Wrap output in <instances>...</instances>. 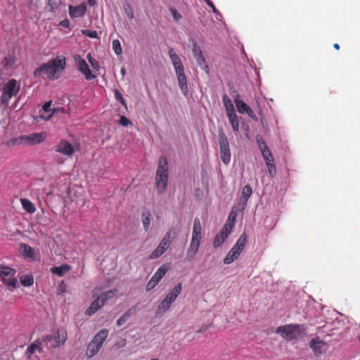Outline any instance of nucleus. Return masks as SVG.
<instances>
[{
  "label": "nucleus",
  "instance_id": "1",
  "mask_svg": "<svg viewBox=\"0 0 360 360\" xmlns=\"http://www.w3.org/2000/svg\"><path fill=\"white\" fill-rule=\"evenodd\" d=\"M65 58L63 56H58L35 69L33 75L36 78L46 75L49 79H56L58 78L60 73L65 69Z\"/></svg>",
  "mask_w": 360,
  "mask_h": 360
},
{
  "label": "nucleus",
  "instance_id": "2",
  "mask_svg": "<svg viewBox=\"0 0 360 360\" xmlns=\"http://www.w3.org/2000/svg\"><path fill=\"white\" fill-rule=\"evenodd\" d=\"M168 54L174 68L181 91L184 96H187L188 93L187 79L184 73V68L181 60L173 48L169 49Z\"/></svg>",
  "mask_w": 360,
  "mask_h": 360
},
{
  "label": "nucleus",
  "instance_id": "3",
  "mask_svg": "<svg viewBox=\"0 0 360 360\" xmlns=\"http://www.w3.org/2000/svg\"><path fill=\"white\" fill-rule=\"evenodd\" d=\"M155 187L159 194H162L168 183V162L165 156H161L155 174Z\"/></svg>",
  "mask_w": 360,
  "mask_h": 360
},
{
  "label": "nucleus",
  "instance_id": "4",
  "mask_svg": "<svg viewBox=\"0 0 360 360\" xmlns=\"http://www.w3.org/2000/svg\"><path fill=\"white\" fill-rule=\"evenodd\" d=\"M306 327L304 324H285L278 327L276 333L283 339L292 341L304 335Z\"/></svg>",
  "mask_w": 360,
  "mask_h": 360
},
{
  "label": "nucleus",
  "instance_id": "5",
  "mask_svg": "<svg viewBox=\"0 0 360 360\" xmlns=\"http://www.w3.org/2000/svg\"><path fill=\"white\" fill-rule=\"evenodd\" d=\"M202 239V226L198 218H195L193 222L192 238L190 245L187 250L186 258L191 260L198 252Z\"/></svg>",
  "mask_w": 360,
  "mask_h": 360
},
{
  "label": "nucleus",
  "instance_id": "6",
  "mask_svg": "<svg viewBox=\"0 0 360 360\" xmlns=\"http://www.w3.org/2000/svg\"><path fill=\"white\" fill-rule=\"evenodd\" d=\"M68 338L67 332L58 329L55 335H46L42 337V341L46 348H56L63 345Z\"/></svg>",
  "mask_w": 360,
  "mask_h": 360
},
{
  "label": "nucleus",
  "instance_id": "7",
  "mask_svg": "<svg viewBox=\"0 0 360 360\" xmlns=\"http://www.w3.org/2000/svg\"><path fill=\"white\" fill-rule=\"evenodd\" d=\"M20 89V85L15 79H10L3 86L1 97V103L8 105L11 99L18 94Z\"/></svg>",
  "mask_w": 360,
  "mask_h": 360
},
{
  "label": "nucleus",
  "instance_id": "8",
  "mask_svg": "<svg viewBox=\"0 0 360 360\" xmlns=\"http://www.w3.org/2000/svg\"><path fill=\"white\" fill-rule=\"evenodd\" d=\"M46 138V134L44 132L41 133H32L27 135H22L11 139L13 143H25L27 145H37L45 141Z\"/></svg>",
  "mask_w": 360,
  "mask_h": 360
},
{
  "label": "nucleus",
  "instance_id": "9",
  "mask_svg": "<svg viewBox=\"0 0 360 360\" xmlns=\"http://www.w3.org/2000/svg\"><path fill=\"white\" fill-rule=\"evenodd\" d=\"M219 143L221 160L225 165H228L231 161V150L228 139L223 131L219 133Z\"/></svg>",
  "mask_w": 360,
  "mask_h": 360
},
{
  "label": "nucleus",
  "instance_id": "10",
  "mask_svg": "<svg viewBox=\"0 0 360 360\" xmlns=\"http://www.w3.org/2000/svg\"><path fill=\"white\" fill-rule=\"evenodd\" d=\"M175 235V231L169 230L162 239L157 248L151 253L150 259H156L160 257L170 246L172 243L170 238L174 237Z\"/></svg>",
  "mask_w": 360,
  "mask_h": 360
},
{
  "label": "nucleus",
  "instance_id": "11",
  "mask_svg": "<svg viewBox=\"0 0 360 360\" xmlns=\"http://www.w3.org/2000/svg\"><path fill=\"white\" fill-rule=\"evenodd\" d=\"M168 270L169 267L167 264H162L160 267H159L148 281L146 285V290L150 291L153 290L158 284L160 280L165 276Z\"/></svg>",
  "mask_w": 360,
  "mask_h": 360
},
{
  "label": "nucleus",
  "instance_id": "12",
  "mask_svg": "<svg viewBox=\"0 0 360 360\" xmlns=\"http://www.w3.org/2000/svg\"><path fill=\"white\" fill-rule=\"evenodd\" d=\"M309 347L316 356H321L326 352L328 349L327 343L320 340L319 338L311 339L309 342Z\"/></svg>",
  "mask_w": 360,
  "mask_h": 360
},
{
  "label": "nucleus",
  "instance_id": "13",
  "mask_svg": "<svg viewBox=\"0 0 360 360\" xmlns=\"http://www.w3.org/2000/svg\"><path fill=\"white\" fill-rule=\"evenodd\" d=\"M75 59L77 64V70L83 74L86 80H91L96 77V76L92 74L84 59L82 58L79 56H75Z\"/></svg>",
  "mask_w": 360,
  "mask_h": 360
},
{
  "label": "nucleus",
  "instance_id": "14",
  "mask_svg": "<svg viewBox=\"0 0 360 360\" xmlns=\"http://www.w3.org/2000/svg\"><path fill=\"white\" fill-rule=\"evenodd\" d=\"M193 54L197 60L198 65L206 72L209 73V67L207 64L206 59L203 56L200 47L197 44H193L192 49Z\"/></svg>",
  "mask_w": 360,
  "mask_h": 360
},
{
  "label": "nucleus",
  "instance_id": "15",
  "mask_svg": "<svg viewBox=\"0 0 360 360\" xmlns=\"http://www.w3.org/2000/svg\"><path fill=\"white\" fill-rule=\"evenodd\" d=\"M234 102L237 108V110L240 114H247L251 118H255V113L250 106H248L243 101L241 100L240 94H236L234 98Z\"/></svg>",
  "mask_w": 360,
  "mask_h": 360
},
{
  "label": "nucleus",
  "instance_id": "16",
  "mask_svg": "<svg viewBox=\"0 0 360 360\" xmlns=\"http://www.w3.org/2000/svg\"><path fill=\"white\" fill-rule=\"evenodd\" d=\"M257 143L260 151L262 152V157L264 158L265 162H274V160L272 153L264 140L262 137L258 136L257 137Z\"/></svg>",
  "mask_w": 360,
  "mask_h": 360
},
{
  "label": "nucleus",
  "instance_id": "17",
  "mask_svg": "<svg viewBox=\"0 0 360 360\" xmlns=\"http://www.w3.org/2000/svg\"><path fill=\"white\" fill-rule=\"evenodd\" d=\"M55 150L57 153L68 156L72 155L75 152L72 145L65 139L61 140L59 143L55 146Z\"/></svg>",
  "mask_w": 360,
  "mask_h": 360
},
{
  "label": "nucleus",
  "instance_id": "18",
  "mask_svg": "<svg viewBox=\"0 0 360 360\" xmlns=\"http://www.w3.org/2000/svg\"><path fill=\"white\" fill-rule=\"evenodd\" d=\"M86 12V6L84 4H81L77 6H69V15L72 18L82 17Z\"/></svg>",
  "mask_w": 360,
  "mask_h": 360
},
{
  "label": "nucleus",
  "instance_id": "19",
  "mask_svg": "<svg viewBox=\"0 0 360 360\" xmlns=\"http://www.w3.org/2000/svg\"><path fill=\"white\" fill-rule=\"evenodd\" d=\"M44 346V342L42 341V337L37 339L33 343H32L30 346L27 347L26 350V354L28 358H30L33 354L36 352H42V346Z\"/></svg>",
  "mask_w": 360,
  "mask_h": 360
},
{
  "label": "nucleus",
  "instance_id": "20",
  "mask_svg": "<svg viewBox=\"0 0 360 360\" xmlns=\"http://www.w3.org/2000/svg\"><path fill=\"white\" fill-rule=\"evenodd\" d=\"M240 253L241 252L238 251L237 249H236V248L233 247L229 250L226 256L224 257V264H230L231 263H232L233 261L238 258Z\"/></svg>",
  "mask_w": 360,
  "mask_h": 360
},
{
  "label": "nucleus",
  "instance_id": "21",
  "mask_svg": "<svg viewBox=\"0 0 360 360\" xmlns=\"http://www.w3.org/2000/svg\"><path fill=\"white\" fill-rule=\"evenodd\" d=\"M182 290L181 283L176 285L172 290L166 295L165 298L170 302H174Z\"/></svg>",
  "mask_w": 360,
  "mask_h": 360
},
{
  "label": "nucleus",
  "instance_id": "22",
  "mask_svg": "<svg viewBox=\"0 0 360 360\" xmlns=\"http://www.w3.org/2000/svg\"><path fill=\"white\" fill-rule=\"evenodd\" d=\"M108 335V330L107 329H102L98 331L94 337L92 341L101 347L103 342L106 340Z\"/></svg>",
  "mask_w": 360,
  "mask_h": 360
},
{
  "label": "nucleus",
  "instance_id": "23",
  "mask_svg": "<svg viewBox=\"0 0 360 360\" xmlns=\"http://www.w3.org/2000/svg\"><path fill=\"white\" fill-rule=\"evenodd\" d=\"M117 292V289L110 290L101 293L99 296H98V299L101 301V305H104L105 302L115 296Z\"/></svg>",
  "mask_w": 360,
  "mask_h": 360
},
{
  "label": "nucleus",
  "instance_id": "24",
  "mask_svg": "<svg viewBox=\"0 0 360 360\" xmlns=\"http://www.w3.org/2000/svg\"><path fill=\"white\" fill-rule=\"evenodd\" d=\"M70 270L68 264H63L59 266H53L51 268V271L58 276H63Z\"/></svg>",
  "mask_w": 360,
  "mask_h": 360
},
{
  "label": "nucleus",
  "instance_id": "25",
  "mask_svg": "<svg viewBox=\"0 0 360 360\" xmlns=\"http://www.w3.org/2000/svg\"><path fill=\"white\" fill-rule=\"evenodd\" d=\"M103 305H101V301L96 298L94 302H91L89 307L86 311V315L92 316Z\"/></svg>",
  "mask_w": 360,
  "mask_h": 360
},
{
  "label": "nucleus",
  "instance_id": "26",
  "mask_svg": "<svg viewBox=\"0 0 360 360\" xmlns=\"http://www.w3.org/2000/svg\"><path fill=\"white\" fill-rule=\"evenodd\" d=\"M229 236V235L221 230V231L217 234V236L214 237L212 245L214 248H218L221 246L226 238Z\"/></svg>",
  "mask_w": 360,
  "mask_h": 360
},
{
  "label": "nucleus",
  "instance_id": "27",
  "mask_svg": "<svg viewBox=\"0 0 360 360\" xmlns=\"http://www.w3.org/2000/svg\"><path fill=\"white\" fill-rule=\"evenodd\" d=\"M20 202L22 208L30 214H33L36 211L34 205L28 199L22 198Z\"/></svg>",
  "mask_w": 360,
  "mask_h": 360
},
{
  "label": "nucleus",
  "instance_id": "28",
  "mask_svg": "<svg viewBox=\"0 0 360 360\" xmlns=\"http://www.w3.org/2000/svg\"><path fill=\"white\" fill-rule=\"evenodd\" d=\"M222 101L226 108V115L236 112L231 100L226 94L223 96Z\"/></svg>",
  "mask_w": 360,
  "mask_h": 360
},
{
  "label": "nucleus",
  "instance_id": "29",
  "mask_svg": "<svg viewBox=\"0 0 360 360\" xmlns=\"http://www.w3.org/2000/svg\"><path fill=\"white\" fill-rule=\"evenodd\" d=\"M16 274V270L6 266H1L0 269V276L1 277V281L4 280V278H6L7 276H15Z\"/></svg>",
  "mask_w": 360,
  "mask_h": 360
},
{
  "label": "nucleus",
  "instance_id": "30",
  "mask_svg": "<svg viewBox=\"0 0 360 360\" xmlns=\"http://www.w3.org/2000/svg\"><path fill=\"white\" fill-rule=\"evenodd\" d=\"M247 238L248 237L245 233H242L238 239L236 243L233 247L236 248V249L241 252L246 245Z\"/></svg>",
  "mask_w": 360,
  "mask_h": 360
},
{
  "label": "nucleus",
  "instance_id": "31",
  "mask_svg": "<svg viewBox=\"0 0 360 360\" xmlns=\"http://www.w3.org/2000/svg\"><path fill=\"white\" fill-rule=\"evenodd\" d=\"M247 238L248 237L245 233H242L238 239L236 243L233 247L236 248V249L241 252L246 245Z\"/></svg>",
  "mask_w": 360,
  "mask_h": 360
},
{
  "label": "nucleus",
  "instance_id": "32",
  "mask_svg": "<svg viewBox=\"0 0 360 360\" xmlns=\"http://www.w3.org/2000/svg\"><path fill=\"white\" fill-rule=\"evenodd\" d=\"M229 122L232 126L233 130L235 132L239 131V122L238 116L236 112L227 115Z\"/></svg>",
  "mask_w": 360,
  "mask_h": 360
},
{
  "label": "nucleus",
  "instance_id": "33",
  "mask_svg": "<svg viewBox=\"0 0 360 360\" xmlns=\"http://www.w3.org/2000/svg\"><path fill=\"white\" fill-rule=\"evenodd\" d=\"M101 347L91 341L87 346L86 355L91 357L94 356L101 349Z\"/></svg>",
  "mask_w": 360,
  "mask_h": 360
},
{
  "label": "nucleus",
  "instance_id": "34",
  "mask_svg": "<svg viewBox=\"0 0 360 360\" xmlns=\"http://www.w3.org/2000/svg\"><path fill=\"white\" fill-rule=\"evenodd\" d=\"M252 193V189L249 185H246L243 187L241 194L240 200L243 203H246L250 196Z\"/></svg>",
  "mask_w": 360,
  "mask_h": 360
},
{
  "label": "nucleus",
  "instance_id": "35",
  "mask_svg": "<svg viewBox=\"0 0 360 360\" xmlns=\"http://www.w3.org/2000/svg\"><path fill=\"white\" fill-rule=\"evenodd\" d=\"M172 304V302H170L169 300H167L166 298H165L158 305V313L159 314H163L165 311H167L170 306Z\"/></svg>",
  "mask_w": 360,
  "mask_h": 360
},
{
  "label": "nucleus",
  "instance_id": "36",
  "mask_svg": "<svg viewBox=\"0 0 360 360\" xmlns=\"http://www.w3.org/2000/svg\"><path fill=\"white\" fill-rule=\"evenodd\" d=\"M134 310V308L129 309L127 310L121 317H120L117 321V325L118 326H121L124 325L127 319L130 317V316L132 314L133 311Z\"/></svg>",
  "mask_w": 360,
  "mask_h": 360
},
{
  "label": "nucleus",
  "instance_id": "37",
  "mask_svg": "<svg viewBox=\"0 0 360 360\" xmlns=\"http://www.w3.org/2000/svg\"><path fill=\"white\" fill-rule=\"evenodd\" d=\"M8 288H16L18 287V281L14 276L10 278H4L1 281Z\"/></svg>",
  "mask_w": 360,
  "mask_h": 360
},
{
  "label": "nucleus",
  "instance_id": "38",
  "mask_svg": "<svg viewBox=\"0 0 360 360\" xmlns=\"http://www.w3.org/2000/svg\"><path fill=\"white\" fill-rule=\"evenodd\" d=\"M23 254L30 258H32L34 255V250L29 245L23 243L21 245Z\"/></svg>",
  "mask_w": 360,
  "mask_h": 360
},
{
  "label": "nucleus",
  "instance_id": "39",
  "mask_svg": "<svg viewBox=\"0 0 360 360\" xmlns=\"http://www.w3.org/2000/svg\"><path fill=\"white\" fill-rule=\"evenodd\" d=\"M20 283L25 287H29L33 285L34 278L31 275H25L20 278Z\"/></svg>",
  "mask_w": 360,
  "mask_h": 360
},
{
  "label": "nucleus",
  "instance_id": "40",
  "mask_svg": "<svg viewBox=\"0 0 360 360\" xmlns=\"http://www.w3.org/2000/svg\"><path fill=\"white\" fill-rule=\"evenodd\" d=\"M142 223H143L144 229L146 231H148L150 228V214L149 212L143 213Z\"/></svg>",
  "mask_w": 360,
  "mask_h": 360
},
{
  "label": "nucleus",
  "instance_id": "41",
  "mask_svg": "<svg viewBox=\"0 0 360 360\" xmlns=\"http://www.w3.org/2000/svg\"><path fill=\"white\" fill-rule=\"evenodd\" d=\"M112 49L115 54L117 56L121 55L122 53L121 44L118 39H115L112 41Z\"/></svg>",
  "mask_w": 360,
  "mask_h": 360
},
{
  "label": "nucleus",
  "instance_id": "42",
  "mask_svg": "<svg viewBox=\"0 0 360 360\" xmlns=\"http://www.w3.org/2000/svg\"><path fill=\"white\" fill-rule=\"evenodd\" d=\"M114 94H115V99L120 102V103L126 107L127 106V103H126V101L124 100V98H123L122 96V94L120 92V91L118 89H115L114 91Z\"/></svg>",
  "mask_w": 360,
  "mask_h": 360
},
{
  "label": "nucleus",
  "instance_id": "43",
  "mask_svg": "<svg viewBox=\"0 0 360 360\" xmlns=\"http://www.w3.org/2000/svg\"><path fill=\"white\" fill-rule=\"evenodd\" d=\"M234 226V223L231 222L229 220H227L224 226L221 229V231L226 232L228 235H229L232 231V229Z\"/></svg>",
  "mask_w": 360,
  "mask_h": 360
},
{
  "label": "nucleus",
  "instance_id": "44",
  "mask_svg": "<svg viewBox=\"0 0 360 360\" xmlns=\"http://www.w3.org/2000/svg\"><path fill=\"white\" fill-rule=\"evenodd\" d=\"M266 167H267L269 175L271 177H273L276 174V166L274 165V162H266Z\"/></svg>",
  "mask_w": 360,
  "mask_h": 360
},
{
  "label": "nucleus",
  "instance_id": "45",
  "mask_svg": "<svg viewBox=\"0 0 360 360\" xmlns=\"http://www.w3.org/2000/svg\"><path fill=\"white\" fill-rule=\"evenodd\" d=\"M82 33L91 38H97L98 33L96 30H82Z\"/></svg>",
  "mask_w": 360,
  "mask_h": 360
},
{
  "label": "nucleus",
  "instance_id": "46",
  "mask_svg": "<svg viewBox=\"0 0 360 360\" xmlns=\"http://www.w3.org/2000/svg\"><path fill=\"white\" fill-rule=\"evenodd\" d=\"M169 11L174 20L178 21L182 18L181 15L174 8H171Z\"/></svg>",
  "mask_w": 360,
  "mask_h": 360
},
{
  "label": "nucleus",
  "instance_id": "47",
  "mask_svg": "<svg viewBox=\"0 0 360 360\" xmlns=\"http://www.w3.org/2000/svg\"><path fill=\"white\" fill-rule=\"evenodd\" d=\"M124 9H125V13H126L127 17L129 19L134 18V11H133L132 8L129 5H127V6L124 8Z\"/></svg>",
  "mask_w": 360,
  "mask_h": 360
},
{
  "label": "nucleus",
  "instance_id": "48",
  "mask_svg": "<svg viewBox=\"0 0 360 360\" xmlns=\"http://www.w3.org/2000/svg\"><path fill=\"white\" fill-rule=\"evenodd\" d=\"M49 6L51 8V10L53 11L58 8L59 6V0H49Z\"/></svg>",
  "mask_w": 360,
  "mask_h": 360
},
{
  "label": "nucleus",
  "instance_id": "49",
  "mask_svg": "<svg viewBox=\"0 0 360 360\" xmlns=\"http://www.w3.org/2000/svg\"><path fill=\"white\" fill-rule=\"evenodd\" d=\"M120 124L124 127H127L129 124H131V122L127 117H126L125 116L123 115V116H121V117H120Z\"/></svg>",
  "mask_w": 360,
  "mask_h": 360
},
{
  "label": "nucleus",
  "instance_id": "50",
  "mask_svg": "<svg viewBox=\"0 0 360 360\" xmlns=\"http://www.w3.org/2000/svg\"><path fill=\"white\" fill-rule=\"evenodd\" d=\"M90 65L91 68L95 70H98V69L100 68L99 63L96 59H94V60H91Z\"/></svg>",
  "mask_w": 360,
  "mask_h": 360
},
{
  "label": "nucleus",
  "instance_id": "51",
  "mask_svg": "<svg viewBox=\"0 0 360 360\" xmlns=\"http://www.w3.org/2000/svg\"><path fill=\"white\" fill-rule=\"evenodd\" d=\"M207 4L212 9V11L215 13L218 12L217 9L216 8L215 6L214 5L213 2L211 0H204Z\"/></svg>",
  "mask_w": 360,
  "mask_h": 360
},
{
  "label": "nucleus",
  "instance_id": "52",
  "mask_svg": "<svg viewBox=\"0 0 360 360\" xmlns=\"http://www.w3.org/2000/svg\"><path fill=\"white\" fill-rule=\"evenodd\" d=\"M236 217V214L233 212V211H231L229 214V217H228V219L227 220H229L231 221V222H233L235 221V218Z\"/></svg>",
  "mask_w": 360,
  "mask_h": 360
},
{
  "label": "nucleus",
  "instance_id": "53",
  "mask_svg": "<svg viewBox=\"0 0 360 360\" xmlns=\"http://www.w3.org/2000/svg\"><path fill=\"white\" fill-rule=\"evenodd\" d=\"M51 105V101L46 102L43 105V110L46 112H49Z\"/></svg>",
  "mask_w": 360,
  "mask_h": 360
},
{
  "label": "nucleus",
  "instance_id": "54",
  "mask_svg": "<svg viewBox=\"0 0 360 360\" xmlns=\"http://www.w3.org/2000/svg\"><path fill=\"white\" fill-rule=\"evenodd\" d=\"M60 24L63 27H66V28L69 27V26H70V22H69V20H67V19L62 20V21L60 22Z\"/></svg>",
  "mask_w": 360,
  "mask_h": 360
},
{
  "label": "nucleus",
  "instance_id": "55",
  "mask_svg": "<svg viewBox=\"0 0 360 360\" xmlns=\"http://www.w3.org/2000/svg\"><path fill=\"white\" fill-rule=\"evenodd\" d=\"M208 328V326H202L201 327L198 331L197 333H203L205 332L207 329Z\"/></svg>",
  "mask_w": 360,
  "mask_h": 360
},
{
  "label": "nucleus",
  "instance_id": "56",
  "mask_svg": "<svg viewBox=\"0 0 360 360\" xmlns=\"http://www.w3.org/2000/svg\"><path fill=\"white\" fill-rule=\"evenodd\" d=\"M101 290V288H99L98 287L95 288L94 290H93V294L94 295H98L100 292V290Z\"/></svg>",
  "mask_w": 360,
  "mask_h": 360
},
{
  "label": "nucleus",
  "instance_id": "57",
  "mask_svg": "<svg viewBox=\"0 0 360 360\" xmlns=\"http://www.w3.org/2000/svg\"><path fill=\"white\" fill-rule=\"evenodd\" d=\"M88 2L91 6H94L96 4V0H88Z\"/></svg>",
  "mask_w": 360,
  "mask_h": 360
},
{
  "label": "nucleus",
  "instance_id": "58",
  "mask_svg": "<svg viewBox=\"0 0 360 360\" xmlns=\"http://www.w3.org/2000/svg\"><path fill=\"white\" fill-rule=\"evenodd\" d=\"M86 58L88 59V60H89V63H90V61H91V60H94L95 59V58H94L91 56V53H89V54L86 56Z\"/></svg>",
  "mask_w": 360,
  "mask_h": 360
},
{
  "label": "nucleus",
  "instance_id": "59",
  "mask_svg": "<svg viewBox=\"0 0 360 360\" xmlns=\"http://www.w3.org/2000/svg\"><path fill=\"white\" fill-rule=\"evenodd\" d=\"M121 74L122 75L123 77L126 75V70L124 68H121Z\"/></svg>",
  "mask_w": 360,
  "mask_h": 360
},
{
  "label": "nucleus",
  "instance_id": "60",
  "mask_svg": "<svg viewBox=\"0 0 360 360\" xmlns=\"http://www.w3.org/2000/svg\"><path fill=\"white\" fill-rule=\"evenodd\" d=\"M333 47L336 49V50H339L340 49V45L338 44H333Z\"/></svg>",
  "mask_w": 360,
  "mask_h": 360
},
{
  "label": "nucleus",
  "instance_id": "61",
  "mask_svg": "<svg viewBox=\"0 0 360 360\" xmlns=\"http://www.w3.org/2000/svg\"><path fill=\"white\" fill-rule=\"evenodd\" d=\"M150 360H158V359H157V358L156 359H152Z\"/></svg>",
  "mask_w": 360,
  "mask_h": 360
},
{
  "label": "nucleus",
  "instance_id": "62",
  "mask_svg": "<svg viewBox=\"0 0 360 360\" xmlns=\"http://www.w3.org/2000/svg\"><path fill=\"white\" fill-rule=\"evenodd\" d=\"M51 117V115H49L48 117L46 118V120L49 119Z\"/></svg>",
  "mask_w": 360,
  "mask_h": 360
},
{
  "label": "nucleus",
  "instance_id": "63",
  "mask_svg": "<svg viewBox=\"0 0 360 360\" xmlns=\"http://www.w3.org/2000/svg\"><path fill=\"white\" fill-rule=\"evenodd\" d=\"M359 341L360 342V335H359Z\"/></svg>",
  "mask_w": 360,
  "mask_h": 360
}]
</instances>
